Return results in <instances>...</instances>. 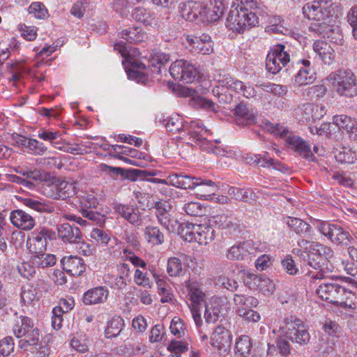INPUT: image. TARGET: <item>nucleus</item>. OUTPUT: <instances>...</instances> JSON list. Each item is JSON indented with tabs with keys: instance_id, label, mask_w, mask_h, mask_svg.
<instances>
[{
	"instance_id": "1",
	"label": "nucleus",
	"mask_w": 357,
	"mask_h": 357,
	"mask_svg": "<svg viewBox=\"0 0 357 357\" xmlns=\"http://www.w3.org/2000/svg\"><path fill=\"white\" fill-rule=\"evenodd\" d=\"M316 291L321 299L334 305L350 309L357 307V296L337 282L322 283Z\"/></svg>"
},
{
	"instance_id": "2",
	"label": "nucleus",
	"mask_w": 357,
	"mask_h": 357,
	"mask_svg": "<svg viewBox=\"0 0 357 357\" xmlns=\"http://www.w3.org/2000/svg\"><path fill=\"white\" fill-rule=\"evenodd\" d=\"M164 124L167 130L172 132H180L183 131L190 135L192 141L199 147H206L208 144L207 138L205 136L208 133V129L205 128L202 123L197 121L185 123L183 118L179 115L169 116L164 120Z\"/></svg>"
},
{
	"instance_id": "3",
	"label": "nucleus",
	"mask_w": 357,
	"mask_h": 357,
	"mask_svg": "<svg viewBox=\"0 0 357 357\" xmlns=\"http://www.w3.org/2000/svg\"><path fill=\"white\" fill-rule=\"evenodd\" d=\"M327 80L340 96L353 98L357 96V79L351 70L339 69L331 73Z\"/></svg>"
},
{
	"instance_id": "4",
	"label": "nucleus",
	"mask_w": 357,
	"mask_h": 357,
	"mask_svg": "<svg viewBox=\"0 0 357 357\" xmlns=\"http://www.w3.org/2000/svg\"><path fill=\"white\" fill-rule=\"evenodd\" d=\"M257 24H258V17L256 13L243 6L231 10L227 20V26L233 31L238 33H242Z\"/></svg>"
},
{
	"instance_id": "5",
	"label": "nucleus",
	"mask_w": 357,
	"mask_h": 357,
	"mask_svg": "<svg viewBox=\"0 0 357 357\" xmlns=\"http://www.w3.org/2000/svg\"><path fill=\"white\" fill-rule=\"evenodd\" d=\"M282 334H284L292 342H296L300 345L307 344L310 335L307 326L299 319L286 318L284 319V326L281 328Z\"/></svg>"
},
{
	"instance_id": "6",
	"label": "nucleus",
	"mask_w": 357,
	"mask_h": 357,
	"mask_svg": "<svg viewBox=\"0 0 357 357\" xmlns=\"http://www.w3.org/2000/svg\"><path fill=\"white\" fill-rule=\"evenodd\" d=\"M318 229L323 235L337 245L355 244L357 240L353 238L348 231L337 224L321 222L318 225Z\"/></svg>"
},
{
	"instance_id": "7",
	"label": "nucleus",
	"mask_w": 357,
	"mask_h": 357,
	"mask_svg": "<svg viewBox=\"0 0 357 357\" xmlns=\"http://www.w3.org/2000/svg\"><path fill=\"white\" fill-rule=\"evenodd\" d=\"M169 73L176 80L192 83L199 77V71L191 61L179 59L172 63Z\"/></svg>"
},
{
	"instance_id": "8",
	"label": "nucleus",
	"mask_w": 357,
	"mask_h": 357,
	"mask_svg": "<svg viewBox=\"0 0 357 357\" xmlns=\"http://www.w3.org/2000/svg\"><path fill=\"white\" fill-rule=\"evenodd\" d=\"M290 61L289 50L282 44L273 47L272 52L268 53L266 60L267 70L273 74L279 73Z\"/></svg>"
},
{
	"instance_id": "9",
	"label": "nucleus",
	"mask_w": 357,
	"mask_h": 357,
	"mask_svg": "<svg viewBox=\"0 0 357 357\" xmlns=\"http://www.w3.org/2000/svg\"><path fill=\"white\" fill-rule=\"evenodd\" d=\"M331 1L328 0L314 1L303 7V13L309 20L317 22L328 20L331 17Z\"/></svg>"
},
{
	"instance_id": "10",
	"label": "nucleus",
	"mask_w": 357,
	"mask_h": 357,
	"mask_svg": "<svg viewBox=\"0 0 357 357\" xmlns=\"http://www.w3.org/2000/svg\"><path fill=\"white\" fill-rule=\"evenodd\" d=\"M55 238V233L51 229L42 227L31 233V237L27 241V248L29 252L33 255L36 253L45 252L47 250V240Z\"/></svg>"
},
{
	"instance_id": "11",
	"label": "nucleus",
	"mask_w": 357,
	"mask_h": 357,
	"mask_svg": "<svg viewBox=\"0 0 357 357\" xmlns=\"http://www.w3.org/2000/svg\"><path fill=\"white\" fill-rule=\"evenodd\" d=\"M289 149L296 152L300 157L314 162L316 157L314 155L310 144L301 137L294 135L290 132L284 139Z\"/></svg>"
},
{
	"instance_id": "12",
	"label": "nucleus",
	"mask_w": 357,
	"mask_h": 357,
	"mask_svg": "<svg viewBox=\"0 0 357 357\" xmlns=\"http://www.w3.org/2000/svg\"><path fill=\"white\" fill-rule=\"evenodd\" d=\"M330 23V18L328 20L312 23L309 26V31L320 37L326 38L331 42L337 43L341 37L340 29L337 26L331 25Z\"/></svg>"
},
{
	"instance_id": "13",
	"label": "nucleus",
	"mask_w": 357,
	"mask_h": 357,
	"mask_svg": "<svg viewBox=\"0 0 357 357\" xmlns=\"http://www.w3.org/2000/svg\"><path fill=\"white\" fill-rule=\"evenodd\" d=\"M231 335L222 324L218 326L211 337V344L216 348L220 353H225L231 347Z\"/></svg>"
},
{
	"instance_id": "14",
	"label": "nucleus",
	"mask_w": 357,
	"mask_h": 357,
	"mask_svg": "<svg viewBox=\"0 0 357 357\" xmlns=\"http://www.w3.org/2000/svg\"><path fill=\"white\" fill-rule=\"evenodd\" d=\"M76 191V183L57 180L53 183L49 197L54 199L64 200L75 195Z\"/></svg>"
},
{
	"instance_id": "15",
	"label": "nucleus",
	"mask_w": 357,
	"mask_h": 357,
	"mask_svg": "<svg viewBox=\"0 0 357 357\" xmlns=\"http://www.w3.org/2000/svg\"><path fill=\"white\" fill-rule=\"evenodd\" d=\"M179 10L181 16L188 21H202V15L204 11V6L196 1H188L179 4Z\"/></svg>"
},
{
	"instance_id": "16",
	"label": "nucleus",
	"mask_w": 357,
	"mask_h": 357,
	"mask_svg": "<svg viewBox=\"0 0 357 357\" xmlns=\"http://www.w3.org/2000/svg\"><path fill=\"white\" fill-rule=\"evenodd\" d=\"M213 218L219 228L228 230L229 232L237 231L241 225L240 220L229 211L217 214Z\"/></svg>"
},
{
	"instance_id": "17",
	"label": "nucleus",
	"mask_w": 357,
	"mask_h": 357,
	"mask_svg": "<svg viewBox=\"0 0 357 357\" xmlns=\"http://www.w3.org/2000/svg\"><path fill=\"white\" fill-rule=\"evenodd\" d=\"M300 62L303 66L300 67L298 71L292 79L293 83L298 86L312 84L316 79V75L313 68L310 67V61L303 59Z\"/></svg>"
},
{
	"instance_id": "18",
	"label": "nucleus",
	"mask_w": 357,
	"mask_h": 357,
	"mask_svg": "<svg viewBox=\"0 0 357 357\" xmlns=\"http://www.w3.org/2000/svg\"><path fill=\"white\" fill-rule=\"evenodd\" d=\"M56 230L58 236L63 242L70 243H81L82 234L78 227L72 226L66 222L58 225Z\"/></svg>"
},
{
	"instance_id": "19",
	"label": "nucleus",
	"mask_w": 357,
	"mask_h": 357,
	"mask_svg": "<svg viewBox=\"0 0 357 357\" xmlns=\"http://www.w3.org/2000/svg\"><path fill=\"white\" fill-rule=\"evenodd\" d=\"M10 219L12 224L22 230L29 231L35 226L34 218L22 210H15L10 213Z\"/></svg>"
},
{
	"instance_id": "20",
	"label": "nucleus",
	"mask_w": 357,
	"mask_h": 357,
	"mask_svg": "<svg viewBox=\"0 0 357 357\" xmlns=\"http://www.w3.org/2000/svg\"><path fill=\"white\" fill-rule=\"evenodd\" d=\"M169 184L183 189H194L202 183V178L188 175L174 174L169 176Z\"/></svg>"
},
{
	"instance_id": "21",
	"label": "nucleus",
	"mask_w": 357,
	"mask_h": 357,
	"mask_svg": "<svg viewBox=\"0 0 357 357\" xmlns=\"http://www.w3.org/2000/svg\"><path fill=\"white\" fill-rule=\"evenodd\" d=\"M114 209L116 213L130 224L134 225H139L141 220L139 211L134 207V206L116 204L114 205Z\"/></svg>"
},
{
	"instance_id": "22",
	"label": "nucleus",
	"mask_w": 357,
	"mask_h": 357,
	"mask_svg": "<svg viewBox=\"0 0 357 357\" xmlns=\"http://www.w3.org/2000/svg\"><path fill=\"white\" fill-rule=\"evenodd\" d=\"M118 271V275H112L109 277V282L112 288L122 289L127 286V280H130V267L127 264H121Z\"/></svg>"
},
{
	"instance_id": "23",
	"label": "nucleus",
	"mask_w": 357,
	"mask_h": 357,
	"mask_svg": "<svg viewBox=\"0 0 357 357\" xmlns=\"http://www.w3.org/2000/svg\"><path fill=\"white\" fill-rule=\"evenodd\" d=\"M301 252V256L303 257L307 264L314 269H320L319 272L313 274L312 277L314 279H320L324 277L322 273V266L325 264L324 258L319 256L314 250H309L308 252L302 250H298V253Z\"/></svg>"
},
{
	"instance_id": "24",
	"label": "nucleus",
	"mask_w": 357,
	"mask_h": 357,
	"mask_svg": "<svg viewBox=\"0 0 357 357\" xmlns=\"http://www.w3.org/2000/svg\"><path fill=\"white\" fill-rule=\"evenodd\" d=\"M63 270L72 275H80L85 271V264L82 258L75 256L64 257L61 259Z\"/></svg>"
},
{
	"instance_id": "25",
	"label": "nucleus",
	"mask_w": 357,
	"mask_h": 357,
	"mask_svg": "<svg viewBox=\"0 0 357 357\" xmlns=\"http://www.w3.org/2000/svg\"><path fill=\"white\" fill-rule=\"evenodd\" d=\"M109 291L103 287H98L88 290L84 294L82 301L85 305H96L105 303Z\"/></svg>"
},
{
	"instance_id": "26",
	"label": "nucleus",
	"mask_w": 357,
	"mask_h": 357,
	"mask_svg": "<svg viewBox=\"0 0 357 357\" xmlns=\"http://www.w3.org/2000/svg\"><path fill=\"white\" fill-rule=\"evenodd\" d=\"M333 123L339 128L350 134V137L357 139V121L347 115H336L333 118Z\"/></svg>"
},
{
	"instance_id": "27",
	"label": "nucleus",
	"mask_w": 357,
	"mask_h": 357,
	"mask_svg": "<svg viewBox=\"0 0 357 357\" xmlns=\"http://www.w3.org/2000/svg\"><path fill=\"white\" fill-rule=\"evenodd\" d=\"M314 51L326 65H331L335 60V52L331 45L323 40H316L313 45Z\"/></svg>"
},
{
	"instance_id": "28",
	"label": "nucleus",
	"mask_w": 357,
	"mask_h": 357,
	"mask_svg": "<svg viewBox=\"0 0 357 357\" xmlns=\"http://www.w3.org/2000/svg\"><path fill=\"white\" fill-rule=\"evenodd\" d=\"M222 300L220 298H211L209 303L205 305L204 318L207 323H215L221 317Z\"/></svg>"
},
{
	"instance_id": "29",
	"label": "nucleus",
	"mask_w": 357,
	"mask_h": 357,
	"mask_svg": "<svg viewBox=\"0 0 357 357\" xmlns=\"http://www.w3.org/2000/svg\"><path fill=\"white\" fill-rule=\"evenodd\" d=\"M234 114L236 122L238 125H250L255 123V115L243 103H240L235 107Z\"/></svg>"
},
{
	"instance_id": "30",
	"label": "nucleus",
	"mask_w": 357,
	"mask_h": 357,
	"mask_svg": "<svg viewBox=\"0 0 357 357\" xmlns=\"http://www.w3.org/2000/svg\"><path fill=\"white\" fill-rule=\"evenodd\" d=\"M225 6L220 1L214 0V4L211 3L210 6H204V11L202 15V21L212 22L218 20L223 14Z\"/></svg>"
},
{
	"instance_id": "31",
	"label": "nucleus",
	"mask_w": 357,
	"mask_h": 357,
	"mask_svg": "<svg viewBox=\"0 0 357 357\" xmlns=\"http://www.w3.org/2000/svg\"><path fill=\"white\" fill-rule=\"evenodd\" d=\"M284 222L299 236L306 237L310 234L311 226L300 218L287 217L284 218Z\"/></svg>"
},
{
	"instance_id": "32",
	"label": "nucleus",
	"mask_w": 357,
	"mask_h": 357,
	"mask_svg": "<svg viewBox=\"0 0 357 357\" xmlns=\"http://www.w3.org/2000/svg\"><path fill=\"white\" fill-rule=\"evenodd\" d=\"M196 235L195 241L199 244L206 245L211 242L215 238V230L207 223L200 224L195 227Z\"/></svg>"
},
{
	"instance_id": "33",
	"label": "nucleus",
	"mask_w": 357,
	"mask_h": 357,
	"mask_svg": "<svg viewBox=\"0 0 357 357\" xmlns=\"http://www.w3.org/2000/svg\"><path fill=\"white\" fill-rule=\"evenodd\" d=\"M250 247L251 245L248 242L234 245L227 250L225 256L229 260H242L250 252L249 248Z\"/></svg>"
},
{
	"instance_id": "34",
	"label": "nucleus",
	"mask_w": 357,
	"mask_h": 357,
	"mask_svg": "<svg viewBox=\"0 0 357 357\" xmlns=\"http://www.w3.org/2000/svg\"><path fill=\"white\" fill-rule=\"evenodd\" d=\"M121 38L130 43H137L144 41L147 36L142 29L133 26L123 29L121 32Z\"/></svg>"
},
{
	"instance_id": "35",
	"label": "nucleus",
	"mask_w": 357,
	"mask_h": 357,
	"mask_svg": "<svg viewBox=\"0 0 357 357\" xmlns=\"http://www.w3.org/2000/svg\"><path fill=\"white\" fill-rule=\"evenodd\" d=\"M144 236L146 241L153 245H160L165 242L163 233L156 226H146L144 229Z\"/></svg>"
},
{
	"instance_id": "36",
	"label": "nucleus",
	"mask_w": 357,
	"mask_h": 357,
	"mask_svg": "<svg viewBox=\"0 0 357 357\" xmlns=\"http://www.w3.org/2000/svg\"><path fill=\"white\" fill-rule=\"evenodd\" d=\"M31 262L37 268H48L55 265L56 258L55 255L45 252L36 253L31 257Z\"/></svg>"
},
{
	"instance_id": "37",
	"label": "nucleus",
	"mask_w": 357,
	"mask_h": 357,
	"mask_svg": "<svg viewBox=\"0 0 357 357\" xmlns=\"http://www.w3.org/2000/svg\"><path fill=\"white\" fill-rule=\"evenodd\" d=\"M158 222L170 233H177L181 230V223L170 213L159 214Z\"/></svg>"
},
{
	"instance_id": "38",
	"label": "nucleus",
	"mask_w": 357,
	"mask_h": 357,
	"mask_svg": "<svg viewBox=\"0 0 357 357\" xmlns=\"http://www.w3.org/2000/svg\"><path fill=\"white\" fill-rule=\"evenodd\" d=\"M33 327V321L26 316H21L13 327V334L18 338L22 337L29 329Z\"/></svg>"
},
{
	"instance_id": "39",
	"label": "nucleus",
	"mask_w": 357,
	"mask_h": 357,
	"mask_svg": "<svg viewBox=\"0 0 357 357\" xmlns=\"http://www.w3.org/2000/svg\"><path fill=\"white\" fill-rule=\"evenodd\" d=\"M124 321L121 317H114L112 318L107 326L105 329V335L107 338L116 337L121 333Z\"/></svg>"
},
{
	"instance_id": "40",
	"label": "nucleus",
	"mask_w": 357,
	"mask_h": 357,
	"mask_svg": "<svg viewBox=\"0 0 357 357\" xmlns=\"http://www.w3.org/2000/svg\"><path fill=\"white\" fill-rule=\"evenodd\" d=\"M252 348L251 338L248 335H241L238 338L236 342V352L243 357H245L250 354Z\"/></svg>"
},
{
	"instance_id": "41",
	"label": "nucleus",
	"mask_w": 357,
	"mask_h": 357,
	"mask_svg": "<svg viewBox=\"0 0 357 357\" xmlns=\"http://www.w3.org/2000/svg\"><path fill=\"white\" fill-rule=\"evenodd\" d=\"M24 337L23 340L20 341V347L22 349H26L28 346L37 345L40 337V331L33 327L29 329V332L23 335Z\"/></svg>"
},
{
	"instance_id": "42",
	"label": "nucleus",
	"mask_w": 357,
	"mask_h": 357,
	"mask_svg": "<svg viewBox=\"0 0 357 357\" xmlns=\"http://www.w3.org/2000/svg\"><path fill=\"white\" fill-rule=\"evenodd\" d=\"M233 301L236 306V310L244 308L243 305H247V307H256L259 303L256 298L242 294H234Z\"/></svg>"
},
{
	"instance_id": "43",
	"label": "nucleus",
	"mask_w": 357,
	"mask_h": 357,
	"mask_svg": "<svg viewBox=\"0 0 357 357\" xmlns=\"http://www.w3.org/2000/svg\"><path fill=\"white\" fill-rule=\"evenodd\" d=\"M24 204L40 213H52L54 211V206L33 199H25L24 200Z\"/></svg>"
},
{
	"instance_id": "44",
	"label": "nucleus",
	"mask_w": 357,
	"mask_h": 357,
	"mask_svg": "<svg viewBox=\"0 0 357 357\" xmlns=\"http://www.w3.org/2000/svg\"><path fill=\"white\" fill-rule=\"evenodd\" d=\"M188 296L191 301V307H199L204 301L205 294L194 284L188 286ZM190 307V305H189Z\"/></svg>"
},
{
	"instance_id": "45",
	"label": "nucleus",
	"mask_w": 357,
	"mask_h": 357,
	"mask_svg": "<svg viewBox=\"0 0 357 357\" xmlns=\"http://www.w3.org/2000/svg\"><path fill=\"white\" fill-rule=\"evenodd\" d=\"M98 168L100 172L109 175L114 179H116L118 176H121L122 177L124 178L128 177L126 171L121 167H112L105 163H100L98 166Z\"/></svg>"
},
{
	"instance_id": "46",
	"label": "nucleus",
	"mask_w": 357,
	"mask_h": 357,
	"mask_svg": "<svg viewBox=\"0 0 357 357\" xmlns=\"http://www.w3.org/2000/svg\"><path fill=\"white\" fill-rule=\"evenodd\" d=\"M167 271L171 277L182 275L184 269L181 261L177 257H170L167 261Z\"/></svg>"
},
{
	"instance_id": "47",
	"label": "nucleus",
	"mask_w": 357,
	"mask_h": 357,
	"mask_svg": "<svg viewBox=\"0 0 357 357\" xmlns=\"http://www.w3.org/2000/svg\"><path fill=\"white\" fill-rule=\"evenodd\" d=\"M81 213L83 218H86L88 222L90 223L89 225L96 224L102 226L105 224V216L98 212L89 209H82Z\"/></svg>"
},
{
	"instance_id": "48",
	"label": "nucleus",
	"mask_w": 357,
	"mask_h": 357,
	"mask_svg": "<svg viewBox=\"0 0 357 357\" xmlns=\"http://www.w3.org/2000/svg\"><path fill=\"white\" fill-rule=\"evenodd\" d=\"M132 69H130L128 72V76L130 78L137 80V82H144L147 79L146 74L141 70L146 69V65L144 63H139L138 62L132 63Z\"/></svg>"
},
{
	"instance_id": "49",
	"label": "nucleus",
	"mask_w": 357,
	"mask_h": 357,
	"mask_svg": "<svg viewBox=\"0 0 357 357\" xmlns=\"http://www.w3.org/2000/svg\"><path fill=\"white\" fill-rule=\"evenodd\" d=\"M38 137L44 141L49 142L54 148L61 149L59 146L61 143L55 141L60 137L59 132H52L46 129H42L38 131Z\"/></svg>"
},
{
	"instance_id": "50",
	"label": "nucleus",
	"mask_w": 357,
	"mask_h": 357,
	"mask_svg": "<svg viewBox=\"0 0 357 357\" xmlns=\"http://www.w3.org/2000/svg\"><path fill=\"white\" fill-rule=\"evenodd\" d=\"M71 310L70 306L66 307L65 309L63 307H55L52 311V326L55 330H59L62 326V314L68 312Z\"/></svg>"
},
{
	"instance_id": "51",
	"label": "nucleus",
	"mask_w": 357,
	"mask_h": 357,
	"mask_svg": "<svg viewBox=\"0 0 357 357\" xmlns=\"http://www.w3.org/2000/svg\"><path fill=\"white\" fill-rule=\"evenodd\" d=\"M172 334L177 337H183L187 333V330L184 327L182 320L178 317H174L171 321L169 326Z\"/></svg>"
},
{
	"instance_id": "52",
	"label": "nucleus",
	"mask_w": 357,
	"mask_h": 357,
	"mask_svg": "<svg viewBox=\"0 0 357 357\" xmlns=\"http://www.w3.org/2000/svg\"><path fill=\"white\" fill-rule=\"evenodd\" d=\"M197 187H199L197 190V194L199 195L201 197H205V199H206V197L210 196L211 195L214 194L215 190L217 188L215 183L213 181H203L202 179V183L197 185Z\"/></svg>"
},
{
	"instance_id": "53",
	"label": "nucleus",
	"mask_w": 357,
	"mask_h": 357,
	"mask_svg": "<svg viewBox=\"0 0 357 357\" xmlns=\"http://www.w3.org/2000/svg\"><path fill=\"white\" fill-rule=\"evenodd\" d=\"M208 133L205 136L207 138V141L208 142V144L206 146H208V148L204 147H199L201 149L207 151L208 152H212L213 154L218 155V156H225L227 153V151L223 147H221L220 146H217L215 144L219 143L218 140H215L214 142H212L211 139H208V137L210 135V130H208Z\"/></svg>"
},
{
	"instance_id": "54",
	"label": "nucleus",
	"mask_w": 357,
	"mask_h": 357,
	"mask_svg": "<svg viewBox=\"0 0 357 357\" xmlns=\"http://www.w3.org/2000/svg\"><path fill=\"white\" fill-rule=\"evenodd\" d=\"M185 213L191 216H202L206 212V208L199 202H191L184 206Z\"/></svg>"
},
{
	"instance_id": "55",
	"label": "nucleus",
	"mask_w": 357,
	"mask_h": 357,
	"mask_svg": "<svg viewBox=\"0 0 357 357\" xmlns=\"http://www.w3.org/2000/svg\"><path fill=\"white\" fill-rule=\"evenodd\" d=\"M132 17L146 25L151 24L152 19L150 13L144 8H135L132 11Z\"/></svg>"
},
{
	"instance_id": "56",
	"label": "nucleus",
	"mask_w": 357,
	"mask_h": 357,
	"mask_svg": "<svg viewBox=\"0 0 357 357\" xmlns=\"http://www.w3.org/2000/svg\"><path fill=\"white\" fill-rule=\"evenodd\" d=\"M264 129L271 133L280 136L283 139L285 138L289 132L286 127H284L280 123H273L270 121L264 123Z\"/></svg>"
},
{
	"instance_id": "57",
	"label": "nucleus",
	"mask_w": 357,
	"mask_h": 357,
	"mask_svg": "<svg viewBox=\"0 0 357 357\" xmlns=\"http://www.w3.org/2000/svg\"><path fill=\"white\" fill-rule=\"evenodd\" d=\"M14 340L7 336L0 341V357H8L14 350Z\"/></svg>"
},
{
	"instance_id": "58",
	"label": "nucleus",
	"mask_w": 357,
	"mask_h": 357,
	"mask_svg": "<svg viewBox=\"0 0 357 357\" xmlns=\"http://www.w3.org/2000/svg\"><path fill=\"white\" fill-rule=\"evenodd\" d=\"M198 226L199 225L197 224H194L188 222L181 223V230H179V231L177 232L176 234L185 236V239H188L190 241L192 239H194L196 235L195 227Z\"/></svg>"
},
{
	"instance_id": "59",
	"label": "nucleus",
	"mask_w": 357,
	"mask_h": 357,
	"mask_svg": "<svg viewBox=\"0 0 357 357\" xmlns=\"http://www.w3.org/2000/svg\"><path fill=\"white\" fill-rule=\"evenodd\" d=\"M134 282L138 286L146 288L152 287V282L148 277L147 273L140 269H136L134 273Z\"/></svg>"
},
{
	"instance_id": "60",
	"label": "nucleus",
	"mask_w": 357,
	"mask_h": 357,
	"mask_svg": "<svg viewBox=\"0 0 357 357\" xmlns=\"http://www.w3.org/2000/svg\"><path fill=\"white\" fill-rule=\"evenodd\" d=\"M167 349L173 353L175 356L179 357L181 354L188 351V344L183 341L172 340L167 347Z\"/></svg>"
},
{
	"instance_id": "61",
	"label": "nucleus",
	"mask_w": 357,
	"mask_h": 357,
	"mask_svg": "<svg viewBox=\"0 0 357 357\" xmlns=\"http://www.w3.org/2000/svg\"><path fill=\"white\" fill-rule=\"evenodd\" d=\"M29 13L36 18L43 19L47 15V10L41 2H33L29 7Z\"/></svg>"
},
{
	"instance_id": "62",
	"label": "nucleus",
	"mask_w": 357,
	"mask_h": 357,
	"mask_svg": "<svg viewBox=\"0 0 357 357\" xmlns=\"http://www.w3.org/2000/svg\"><path fill=\"white\" fill-rule=\"evenodd\" d=\"M335 158L341 163L352 164L356 160V155L351 150L343 149L335 154Z\"/></svg>"
},
{
	"instance_id": "63",
	"label": "nucleus",
	"mask_w": 357,
	"mask_h": 357,
	"mask_svg": "<svg viewBox=\"0 0 357 357\" xmlns=\"http://www.w3.org/2000/svg\"><path fill=\"white\" fill-rule=\"evenodd\" d=\"M259 158H261L260 166L263 167H272L273 169L276 170H282V164L278 160L270 158L267 152H265L262 156L260 155Z\"/></svg>"
},
{
	"instance_id": "64",
	"label": "nucleus",
	"mask_w": 357,
	"mask_h": 357,
	"mask_svg": "<svg viewBox=\"0 0 357 357\" xmlns=\"http://www.w3.org/2000/svg\"><path fill=\"white\" fill-rule=\"evenodd\" d=\"M36 268L34 264L29 261L23 262L17 266V270L20 275L27 279L33 277L36 273Z\"/></svg>"
}]
</instances>
